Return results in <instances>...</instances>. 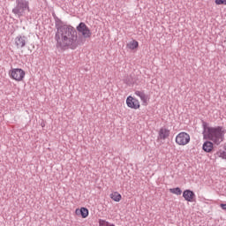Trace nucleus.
<instances>
[{"mask_svg": "<svg viewBox=\"0 0 226 226\" xmlns=\"http://www.w3.org/2000/svg\"><path fill=\"white\" fill-rule=\"evenodd\" d=\"M192 140L190 134L185 132H179L176 138L175 142L177 146H188V143Z\"/></svg>", "mask_w": 226, "mask_h": 226, "instance_id": "nucleus-4", "label": "nucleus"}, {"mask_svg": "<svg viewBox=\"0 0 226 226\" xmlns=\"http://www.w3.org/2000/svg\"><path fill=\"white\" fill-rule=\"evenodd\" d=\"M183 197L187 202H195V192L193 191L185 190L183 192Z\"/></svg>", "mask_w": 226, "mask_h": 226, "instance_id": "nucleus-9", "label": "nucleus"}, {"mask_svg": "<svg viewBox=\"0 0 226 226\" xmlns=\"http://www.w3.org/2000/svg\"><path fill=\"white\" fill-rule=\"evenodd\" d=\"M217 156H219V158H222V160H226V148H224L223 150H219L216 153Z\"/></svg>", "mask_w": 226, "mask_h": 226, "instance_id": "nucleus-17", "label": "nucleus"}, {"mask_svg": "<svg viewBox=\"0 0 226 226\" xmlns=\"http://www.w3.org/2000/svg\"><path fill=\"white\" fill-rule=\"evenodd\" d=\"M76 29L78 33H80L83 38H91V36H93L91 29H89L87 25L84 22L79 23Z\"/></svg>", "mask_w": 226, "mask_h": 226, "instance_id": "nucleus-6", "label": "nucleus"}, {"mask_svg": "<svg viewBox=\"0 0 226 226\" xmlns=\"http://www.w3.org/2000/svg\"><path fill=\"white\" fill-rule=\"evenodd\" d=\"M226 131L222 126L211 127L207 124H203V139L212 140L214 144L219 146L223 142Z\"/></svg>", "mask_w": 226, "mask_h": 226, "instance_id": "nucleus-2", "label": "nucleus"}, {"mask_svg": "<svg viewBox=\"0 0 226 226\" xmlns=\"http://www.w3.org/2000/svg\"><path fill=\"white\" fill-rule=\"evenodd\" d=\"M13 13L16 15H24L26 11H29V2L26 0H22L18 4L17 8H15L13 11Z\"/></svg>", "mask_w": 226, "mask_h": 226, "instance_id": "nucleus-5", "label": "nucleus"}, {"mask_svg": "<svg viewBox=\"0 0 226 226\" xmlns=\"http://www.w3.org/2000/svg\"><path fill=\"white\" fill-rule=\"evenodd\" d=\"M55 40L56 41V47L63 49L64 50H75L80 41H79V35L75 27L70 25H64L57 28Z\"/></svg>", "mask_w": 226, "mask_h": 226, "instance_id": "nucleus-1", "label": "nucleus"}, {"mask_svg": "<svg viewBox=\"0 0 226 226\" xmlns=\"http://www.w3.org/2000/svg\"><path fill=\"white\" fill-rule=\"evenodd\" d=\"M110 199L114 200L115 202H120L121 199H123V196L117 192H115L110 194Z\"/></svg>", "mask_w": 226, "mask_h": 226, "instance_id": "nucleus-15", "label": "nucleus"}, {"mask_svg": "<svg viewBox=\"0 0 226 226\" xmlns=\"http://www.w3.org/2000/svg\"><path fill=\"white\" fill-rule=\"evenodd\" d=\"M202 149L203 151H205V153H211L214 149L213 142L211 141L204 142L202 146Z\"/></svg>", "mask_w": 226, "mask_h": 226, "instance_id": "nucleus-13", "label": "nucleus"}, {"mask_svg": "<svg viewBox=\"0 0 226 226\" xmlns=\"http://www.w3.org/2000/svg\"><path fill=\"white\" fill-rule=\"evenodd\" d=\"M134 94L141 100L142 103L147 105V102H149V97H147L144 91L137 90L134 92Z\"/></svg>", "mask_w": 226, "mask_h": 226, "instance_id": "nucleus-11", "label": "nucleus"}, {"mask_svg": "<svg viewBox=\"0 0 226 226\" xmlns=\"http://www.w3.org/2000/svg\"><path fill=\"white\" fill-rule=\"evenodd\" d=\"M14 41L17 49H23V47H26V36L18 35Z\"/></svg>", "mask_w": 226, "mask_h": 226, "instance_id": "nucleus-10", "label": "nucleus"}, {"mask_svg": "<svg viewBox=\"0 0 226 226\" xmlns=\"http://www.w3.org/2000/svg\"><path fill=\"white\" fill-rule=\"evenodd\" d=\"M170 137V129L167 126H162L158 131V137L157 139L159 140H166Z\"/></svg>", "mask_w": 226, "mask_h": 226, "instance_id": "nucleus-8", "label": "nucleus"}, {"mask_svg": "<svg viewBox=\"0 0 226 226\" xmlns=\"http://www.w3.org/2000/svg\"><path fill=\"white\" fill-rule=\"evenodd\" d=\"M126 105L129 109L139 110V109H140V101L132 95H129L126 99Z\"/></svg>", "mask_w": 226, "mask_h": 226, "instance_id": "nucleus-7", "label": "nucleus"}, {"mask_svg": "<svg viewBox=\"0 0 226 226\" xmlns=\"http://www.w3.org/2000/svg\"><path fill=\"white\" fill-rule=\"evenodd\" d=\"M127 49L130 50H135L136 49H139V41L132 40L126 45Z\"/></svg>", "mask_w": 226, "mask_h": 226, "instance_id": "nucleus-14", "label": "nucleus"}, {"mask_svg": "<svg viewBox=\"0 0 226 226\" xmlns=\"http://www.w3.org/2000/svg\"><path fill=\"white\" fill-rule=\"evenodd\" d=\"M9 77L15 82H24L26 71L20 68H12L9 71Z\"/></svg>", "mask_w": 226, "mask_h": 226, "instance_id": "nucleus-3", "label": "nucleus"}, {"mask_svg": "<svg viewBox=\"0 0 226 226\" xmlns=\"http://www.w3.org/2000/svg\"><path fill=\"white\" fill-rule=\"evenodd\" d=\"M75 215L77 216H81L82 218H87L89 216V210L87 207L77 208L75 210Z\"/></svg>", "mask_w": 226, "mask_h": 226, "instance_id": "nucleus-12", "label": "nucleus"}, {"mask_svg": "<svg viewBox=\"0 0 226 226\" xmlns=\"http://www.w3.org/2000/svg\"><path fill=\"white\" fill-rule=\"evenodd\" d=\"M170 193H173V195H181L183 193V191L179 187L171 188L170 189Z\"/></svg>", "mask_w": 226, "mask_h": 226, "instance_id": "nucleus-16", "label": "nucleus"}, {"mask_svg": "<svg viewBox=\"0 0 226 226\" xmlns=\"http://www.w3.org/2000/svg\"><path fill=\"white\" fill-rule=\"evenodd\" d=\"M220 207H221L222 209H223L224 211H226V204L222 203V204L220 205Z\"/></svg>", "mask_w": 226, "mask_h": 226, "instance_id": "nucleus-20", "label": "nucleus"}, {"mask_svg": "<svg viewBox=\"0 0 226 226\" xmlns=\"http://www.w3.org/2000/svg\"><path fill=\"white\" fill-rule=\"evenodd\" d=\"M215 4L220 6L221 4H224L226 6V0H215Z\"/></svg>", "mask_w": 226, "mask_h": 226, "instance_id": "nucleus-19", "label": "nucleus"}, {"mask_svg": "<svg viewBox=\"0 0 226 226\" xmlns=\"http://www.w3.org/2000/svg\"><path fill=\"white\" fill-rule=\"evenodd\" d=\"M99 225L100 226H110V223H109V222H107L105 220H100L99 221Z\"/></svg>", "mask_w": 226, "mask_h": 226, "instance_id": "nucleus-18", "label": "nucleus"}]
</instances>
